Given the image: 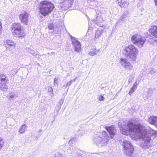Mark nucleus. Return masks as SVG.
<instances>
[{"instance_id":"f257e3e1","label":"nucleus","mask_w":157,"mask_h":157,"mask_svg":"<svg viewBox=\"0 0 157 157\" xmlns=\"http://www.w3.org/2000/svg\"><path fill=\"white\" fill-rule=\"evenodd\" d=\"M135 127L136 128L134 129V132L142 139L140 146L144 149L148 148L150 146V143L153 136L152 130L149 127L146 128L140 124H138Z\"/></svg>"},{"instance_id":"f03ea898","label":"nucleus","mask_w":157,"mask_h":157,"mask_svg":"<svg viewBox=\"0 0 157 157\" xmlns=\"http://www.w3.org/2000/svg\"><path fill=\"white\" fill-rule=\"evenodd\" d=\"M106 129L109 134L110 137L105 131L102 132L100 135L95 134L94 136V141L99 147H103L106 146L110 138L113 139V136L116 133V130L113 126L106 127Z\"/></svg>"},{"instance_id":"7ed1b4c3","label":"nucleus","mask_w":157,"mask_h":157,"mask_svg":"<svg viewBox=\"0 0 157 157\" xmlns=\"http://www.w3.org/2000/svg\"><path fill=\"white\" fill-rule=\"evenodd\" d=\"M119 126L121 128V130L122 134L128 135L130 132H133L134 129L136 128L135 126L138 125H134L130 121L126 120H119L118 122Z\"/></svg>"},{"instance_id":"20e7f679","label":"nucleus","mask_w":157,"mask_h":157,"mask_svg":"<svg viewBox=\"0 0 157 157\" xmlns=\"http://www.w3.org/2000/svg\"><path fill=\"white\" fill-rule=\"evenodd\" d=\"M123 53L128 59L135 61L138 54L137 49L133 45H130L124 47L123 50Z\"/></svg>"},{"instance_id":"39448f33","label":"nucleus","mask_w":157,"mask_h":157,"mask_svg":"<svg viewBox=\"0 0 157 157\" xmlns=\"http://www.w3.org/2000/svg\"><path fill=\"white\" fill-rule=\"evenodd\" d=\"M54 7L53 3L46 1H43L39 5L40 12L44 16H46L51 12Z\"/></svg>"},{"instance_id":"423d86ee","label":"nucleus","mask_w":157,"mask_h":157,"mask_svg":"<svg viewBox=\"0 0 157 157\" xmlns=\"http://www.w3.org/2000/svg\"><path fill=\"white\" fill-rule=\"evenodd\" d=\"M132 42L139 48L142 47L144 44L145 40L140 35H135L131 37Z\"/></svg>"},{"instance_id":"0eeeda50","label":"nucleus","mask_w":157,"mask_h":157,"mask_svg":"<svg viewBox=\"0 0 157 157\" xmlns=\"http://www.w3.org/2000/svg\"><path fill=\"white\" fill-rule=\"evenodd\" d=\"M8 81V78L6 74H2L0 75V88L2 91L6 90L8 87L6 84Z\"/></svg>"},{"instance_id":"6e6552de","label":"nucleus","mask_w":157,"mask_h":157,"mask_svg":"<svg viewBox=\"0 0 157 157\" xmlns=\"http://www.w3.org/2000/svg\"><path fill=\"white\" fill-rule=\"evenodd\" d=\"M120 62L123 68L127 70H131L132 69V65L126 58H121Z\"/></svg>"},{"instance_id":"1a4fd4ad","label":"nucleus","mask_w":157,"mask_h":157,"mask_svg":"<svg viewBox=\"0 0 157 157\" xmlns=\"http://www.w3.org/2000/svg\"><path fill=\"white\" fill-rule=\"evenodd\" d=\"M29 15L25 11L21 13L19 15V18L21 21L25 25H27Z\"/></svg>"},{"instance_id":"9d476101","label":"nucleus","mask_w":157,"mask_h":157,"mask_svg":"<svg viewBox=\"0 0 157 157\" xmlns=\"http://www.w3.org/2000/svg\"><path fill=\"white\" fill-rule=\"evenodd\" d=\"M71 40L72 43L74 45L75 50L77 52H79L81 50V45L80 42L77 40L76 38L71 36Z\"/></svg>"},{"instance_id":"9b49d317","label":"nucleus","mask_w":157,"mask_h":157,"mask_svg":"<svg viewBox=\"0 0 157 157\" xmlns=\"http://www.w3.org/2000/svg\"><path fill=\"white\" fill-rule=\"evenodd\" d=\"M73 2V0H63L61 7L63 10H67L71 6Z\"/></svg>"},{"instance_id":"f8f14e48","label":"nucleus","mask_w":157,"mask_h":157,"mask_svg":"<svg viewBox=\"0 0 157 157\" xmlns=\"http://www.w3.org/2000/svg\"><path fill=\"white\" fill-rule=\"evenodd\" d=\"M11 31L20 30H23L22 29V26L19 23H14L11 25Z\"/></svg>"},{"instance_id":"ddd939ff","label":"nucleus","mask_w":157,"mask_h":157,"mask_svg":"<svg viewBox=\"0 0 157 157\" xmlns=\"http://www.w3.org/2000/svg\"><path fill=\"white\" fill-rule=\"evenodd\" d=\"M13 35L17 38L24 37L25 34L23 30H20L12 32Z\"/></svg>"},{"instance_id":"4468645a","label":"nucleus","mask_w":157,"mask_h":157,"mask_svg":"<svg viewBox=\"0 0 157 157\" xmlns=\"http://www.w3.org/2000/svg\"><path fill=\"white\" fill-rule=\"evenodd\" d=\"M149 31L153 36L157 38V26H151L149 29Z\"/></svg>"},{"instance_id":"2eb2a0df","label":"nucleus","mask_w":157,"mask_h":157,"mask_svg":"<svg viewBox=\"0 0 157 157\" xmlns=\"http://www.w3.org/2000/svg\"><path fill=\"white\" fill-rule=\"evenodd\" d=\"M134 148L133 146H130L129 148L124 149V151L125 154L130 155L133 153Z\"/></svg>"},{"instance_id":"dca6fc26","label":"nucleus","mask_w":157,"mask_h":157,"mask_svg":"<svg viewBox=\"0 0 157 157\" xmlns=\"http://www.w3.org/2000/svg\"><path fill=\"white\" fill-rule=\"evenodd\" d=\"M145 40L152 44H153L154 42L156 41V39L150 34L148 35Z\"/></svg>"},{"instance_id":"f3484780","label":"nucleus","mask_w":157,"mask_h":157,"mask_svg":"<svg viewBox=\"0 0 157 157\" xmlns=\"http://www.w3.org/2000/svg\"><path fill=\"white\" fill-rule=\"evenodd\" d=\"M147 121L152 124L157 125V117H151L148 119Z\"/></svg>"},{"instance_id":"a211bd4d","label":"nucleus","mask_w":157,"mask_h":157,"mask_svg":"<svg viewBox=\"0 0 157 157\" xmlns=\"http://www.w3.org/2000/svg\"><path fill=\"white\" fill-rule=\"evenodd\" d=\"M122 145L124 147V149L126 148H129L130 146H132L131 145L130 142L127 140H123Z\"/></svg>"},{"instance_id":"6ab92c4d","label":"nucleus","mask_w":157,"mask_h":157,"mask_svg":"<svg viewBox=\"0 0 157 157\" xmlns=\"http://www.w3.org/2000/svg\"><path fill=\"white\" fill-rule=\"evenodd\" d=\"M27 128V126L25 124H23L19 128V132L21 134L24 133L26 131Z\"/></svg>"},{"instance_id":"aec40b11","label":"nucleus","mask_w":157,"mask_h":157,"mask_svg":"<svg viewBox=\"0 0 157 157\" xmlns=\"http://www.w3.org/2000/svg\"><path fill=\"white\" fill-rule=\"evenodd\" d=\"M9 100H13L15 99L17 97V96L16 95V93L13 92H11L9 94Z\"/></svg>"},{"instance_id":"412c9836","label":"nucleus","mask_w":157,"mask_h":157,"mask_svg":"<svg viewBox=\"0 0 157 157\" xmlns=\"http://www.w3.org/2000/svg\"><path fill=\"white\" fill-rule=\"evenodd\" d=\"M64 101V99H61L59 101V102L57 104L56 108L57 109V110L58 112L59 110L61 109V106L62 105Z\"/></svg>"},{"instance_id":"4be33fe9","label":"nucleus","mask_w":157,"mask_h":157,"mask_svg":"<svg viewBox=\"0 0 157 157\" xmlns=\"http://www.w3.org/2000/svg\"><path fill=\"white\" fill-rule=\"evenodd\" d=\"M6 45L12 46L13 48H15L16 44L11 40H7L6 42Z\"/></svg>"},{"instance_id":"5701e85b","label":"nucleus","mask_w":157,"mask_h":157,"mask_svg":"<svg viewBox=\"0 0 157 157\" xmlns=\"http://www.w3.org/2000/svg\"><path fill=\"white\" fill-rule=\"evenodd\" d=\"M128 11H125L123 14L121 16L119 21H124V18H126V17L127 16V14H128Z\"/></svg>"},{"instance_id":"b1692460","label":"nucleus","mask_w":157,"mask_h":157,"mask_svg":"<svg viewBox=\"0 0 157 157\" xmlns=\"http://www.w3.org/2000/svg\"><path fill=\"white\" fill-rule=\"evenodd\" d=\"M4 144V141L3 138L0 136V150L3 147Z\"/></svg>"},{"instance_id":"393cba45","label":"nucleus","mask_w":157,"mask_h":157,"mask_svg":"<svg viewBox=\"0 0 157 157\" xmlns=\"http://www.w3.org/2000/svg\"><path fill=\"white\" fill-rule=\"evenodd\" d=\"M102 33V30H98L96 32L95 36L96 38L98 37Z\"/></svg>"},{"instance_id":"a878e982","label":"nucleus","mask_w":157,"mask_h":157,"mask_svg":"<svg viewBox=\"0 0 157 157\" xmlns=\"http://www.w3.org/2000/svg\"><path fill=\"white\" fill-rule=\"evenodd\" d=\"M99 50H96L94 51H90L89 53V55L90 56H93L94 55H96L98 52L99 51Z\"/></svg>"},{"instance_id":"bb28decb","label":"nucleus","mask_w":157,"mask_h":157,"mask_svg":"<svg viewBox=\"0 0 157 157\" xmlns=\"http://www.w3.org/2000/svg\"><path fill=\"white\" fill-rule=\"evenodd\" d=\"M30 53L34 56L36 57L37 56V52L34 50H31L30 51Z\"/></svg>"},{"instance_id":"cd10ccee","label":"nucleus","mask_w":157,"mask_h":157,"mask_svg":"<svg viewBox=\"0 0 157 157\" xmlns=\"http://www.w3.org/2000/svg\"><path fill=\"white\" fill-rule=\"evenodd\" d=\"M128 3L127 2H124L123 3L122 2L121 5H120V6L121 7L126 8L128 6Z\"/></svg>"},{"instance_id":"c85d7f7f","label":"nucleus","mask_w":157,"mask_h":157,"mask_svg":"<svg viewBox=\"0 0 157 157\" xmlns=\"http://www.w3.org/2000/svg\"><path fill=\"white\" fill-rule=\"evenodd\" d=\"M156 71L155 69L151 68L150 70L149 73L151 74V75H155L156 74Z\"/></svg>"},{"instance_id":"c756f323","label":"nucleus","mask_w":157,"mask_h":157,"mask_svg":"<svg viewBox=\"0 0 157 157\" xmlns=\"http://www.w3.org/2000/svg\"><path fill=\"white\" fill-rule=\"evenodd\" d=\"M104 99V97L101 95H98V99L100 101H101L103 100Z\"/></svg>"},{"instance_id":"7c9ffc66","label":"nucleus","mask_w":157,"mask_h":157,"mask_svg":"<svg viewBox=\"0 0 157 157\" xmlns=\"http://www.w3.org/2000/svg\"><path fill=\"white\" fill-rule=\"evenodd\" d=\"M77 139L76 138H73L69 141V144H71L73 142H76L77 141Z\"/></svg>"},{"instance_id":"2f4dec72","label":"nucleus","mask_w":157,"mask_h":157,"mask_svg":"<svg viewBox=\"0 0 157 157\" xmlns=\"http://www.w3.org/2000/svg\"><path fill=\"white\" fill-rule=\"evenodd\" d=\"M148 94V97H150L153 93V91L152 89H149L147 92Z\"/></svg>"},{"instance_id":"473e14b6","label":"nucleus","mask_w":157,"mask_h":157,"mask_svg":"<svg viewBox=\"0 0 157 157\" xmlns=\"http://www.w3.org/2000/svg\"><path fill=\"white\" fill-rule=\"evenodd\" d=\"M73 157H82V156L81 154L78 153H75Z\"/></svg>"},{"instance_id":"72a5a7b5","label":"nucleus","mask_w":157,"mask_h":157,"mask_svg":"<svg viewBox=\"0 0 157 157\" xmlns=\"http://www.w3.org/2000/svg\"><path fill=\"white\" fill-rule=\"evenodd\" d=\"M48 91L50 93L53 94V89L51 87H49L48 88Z\"/></svg>"},{"instance_id":"f704fd0d","label":"nucleus","mask_w":157,"mask_h":157,"mask_svg":"<svg viewBox=\"0 0 157 157\" xmlns=\"http://www.w3.org/2000/svg\"><path fill=\"white\" fill-rule=\"evenodd\" d=\"M48 27L50 29H52L54 28V26L53 24L50 23L49 24Z\"/></svg>"},{"instance_id":"c9c22d12","label":"nucleus","mask_w":157,"mask_h":157,"mask_svg":"<svg viewBox=\"0 0 157 157\" xmlns=\"http://www.w3.org/2000/svg\"><path fill=\"white\" fill-rule=\"evenodd\" d=\"M73 80H71L68 82L66 84V86H70Z\"/></svg>"},{"instance_id":"e433bc0d","label":"nucleus","mask_w":157,"mask_h":157,"mask_svg":"<svg viewBox=\"0 0 157 157\" xmlns=\"http://www.w3.org/2000/svg\"><path fill=\"white\" fill-rule=\"evenodd\" d=\"M117 3L120 6V5H121V4L122 3V0H117Z\"/></svg>"},{"instance_id":"4c0bfd02","label":"nucleus","mask_w":157,"mask_h":157,"mask_svg":"<svg viewBox=\"0 0 157 157\" xmlns=\"http://www.w3.org/2000/svg\"><path fill=\"white\" fill-rule=\"evenodd\" d=\"M135 91V90L131 88L129 92V94L131 95L133 92H134Z\"/></svg>"},{"instance_id":"58836bf2","label":"nucleus","mask_w":157,"mask_h":157,"mask_svg":"<svg viewBox=\"0 0 157 157\" xmlns=\"http://www.w3.org/2000/svg\"><path fill=\"white\" fill-rule=\"evenodd\" d=\"M2 22L0 21V33H1L2 32Z\"/></svg>"},{"instance_id":"ea45409f","label":"nucleus","mask_w":157,"mask_h":157,"mask_svg":"<svg viewBox=\"0 0 157 157\" xmlns=\"http://www.w3.org/2000/svg\"><path fill=\"white\" fill-rule=\"evenodd\" d=\"M131 88L133 89L134 90H135L137 88V86H133Z\"/></svg>"},{"instance_id":"a19ab883","label":"nucleus","mask_w":157,"mask_h":157,"mask_svg":"<svg viewBox=\"0 0 157 157\" xmlns=\"http://www.w3.org/2000/svg\"><path fill=\"white\" fill-rule=\"evenodd\" d=\"M56 157H64L63 155L61 154H59Z\"/></svg>"},{"instance_id":"79ce46f5","label":"nucleus","mask_w":157,"mask_h":157,"mask_svg":"<svg viewBox=\"0 0 157 157\" xmlns=\"http://www.w3.org/2000/svg\"><path fill=\"white\" fill-rule=\"evenodd\" d=\"M57 80H58V79L57 78H54V83H55L57 81Z\"/></svg>"},{"instance_id":"37998d69","label":"nucleus","mask_w":157,"mask_h":157,"mask_svg":"<svg viewBox=\"0 0 157 157\" xmlns=\"http://www.w3.org/2000/svg\"><path fill=\"white\" fill-rule=\"evenodd\" d=\"M154 1L155 3V5L157 6V0H154Z\"/></svg>"},{"instance_id":"c03bdc74","label":"nucleus","mask_w":157,"mask_h":157,"mask_svg":"<svg viewBox=\"0 0 157 157\" xmlns=\"http://www.w3.org/2000/svg\"><path fill=\"white\" fill-rule=\"evenodd\" d=\"M137 84H138V83H137L136 82L134 83L133 86H136L137 85Z\"/></svg>"},{"instance_id":"a18cd8bd","label":"nucleus","mask_w":157,"mask_h":157,"mask_svg":"<svg viewBox=\"0 0 157 157\" xmlns=\"http://www.w3.org/2000/svg\"><path fill=\"white\" fill-rule=\"evenodd\" d=\"M51 53L53 55H54V54H55V52H52Z\"/></svg>"},{"instance_id":"49530a36","label":"nucleus","mask_w":157,"mask_h":157,"mask_svg":"<svg viewBox=\"0 0 157 157\" xmlns=\"http://www.w3.org/2000/svg\"><path fill=\"white\" fill-rule=\"evenodd\" d=\"M76 79V78H75L73 80H73V81H72V82H75V79Z\"/></svg>"},{"instance_id":"de8ad7c7","label":"nucleus","mask_w":157,"mask_h":157,"mask_svg":"<svg viewBox=\"0 0 157 157\" xmlns=\"http://www.w3.org/2000/svg\"><path fill=\"white\" fill-rule=\"evenodd\" d=\"M132 82L131 80L130 79V78H129V79H128V82Z\"/></svg>"},{"instance_id":"09e8293b","label":"nucleus","mask_w":157,"mask_h":157,"mask_svg":"<svg viewBox=\"0 0 157 157\" xmlns=\"http://www.w3.org/2000/svg\"><path fill=\"white\" fill-rule=\"evenodd\" d=\"M67 86H66V84L63 85V87L66 88Z\"/></svg>"},{"instance_id":"8fccbe9b","label":"nucleus","mask_w":157,"mask_h":157,"mask_svg":"<svg viewBox=\"0 0 157 157\" xmlns=\"http://www.w3.org/2000/svg\"><path fill=\"white\" fill-rule=\"evenodd\" d=\"M99 17H98V16H97V19L98 20V19H99Z\"/></svg>"},{"instance_id":"3c124183","label":"nucleus","mask_w":157,"mask_h":157,"mask_svg":"<svg viewBox=\"0 0 157 157\" xmlns=\"http://www.w3.org/2000/svg\"><path fill=\"white\" fill-rule=\"evenodd\" d=\"M155 23H157V21H155Z\"/></svg>"},{"instance_id":"603ef678","label":"nucleus","mask_w":157,"mask_h":157,"mask_svg":"<svg viewBox=\"0 0 157 157\" xmlns=\"http://www.w3.org/2000/svg\"><path fill=\"white\" fill-rule=\"evenodd\" d=\"M41 131H41V130H39V132H41Z\"/></svg>"},{"instance_id":"864d4df0","label":"nucleus","mask_w":157,"mask_h":157,"mask_svg":"<svg viewBox=\"0 0 157 157\" xmlns=\"http://www.w3.org/2000/svg\"><path fill=\"white\" fill-rule=\"evenodd\" d=\"M99 12H98V13H97V14H98L99 13Z\"/></svg>"},{"instance_id":"5fc2aeb1","label":"nucleus","mask_w":157,"mask_h":157,"mask_svg":"<svg viewBox=\"0 0 157 157\" xmlns=\"http://www.w3.org/2000/svg\"><path fill=\"white\" fill-rule=\"evenodd\" d=\"M17 73V71H16L15 72V74H16Z\"/></svg>"},{"instance_id":"6e6d98bb","label":"nucleus","mask_w":157,"mask_h":157,"mask_svg":"<svg viewBox=\"0 0 157 157\" xmlns=\"http://www.w3.org/2000/svg\"><path fill=\"white\" fill-rule=\"evenodd\" d=\"M48 54H49V53H48Z\"/></svg>"}]
</instances>
